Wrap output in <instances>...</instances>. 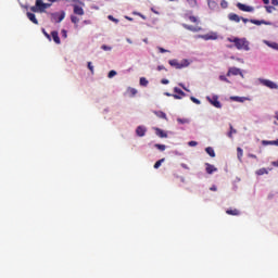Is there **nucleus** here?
Masks as SVG:
<instances>
[{"label": "nucleus", "instance_id": "24", "mask_svg": "<svg viewBox=\"0 0 278 278\" xmlns=\"http://www.w3.org/2000/svg\"><path fill=\"white\" fill-rule=\"evenodd\" d=\"M163 162H166V159H161L159 161H155V164H153V169L160 168L161 164H163Z\"/></svg>", "mask_w": 278, "mask_h": 278}, {"label": "nucleus", "instance_id": "5", "mask_svg": "<svg viewBox=\"0 0 278 278\" xmlns=\"http://www.w3.org/2000/svg\"><path fill=\"white\" fill-rule=\"evenodd\" d=\"M51 18H52V22L59 24L63 22V20H65V12L61 11V12L52 13Z\"/></svg>", "mask_w": 278, "mask_h": 278}, {"label": "nucleus", "instance_id": "54", "mask_svg": "<svg viewBox=\"0 0 278 278\" xmlns=\"http://www.w3.org/2000/svg\"><path fill=\"white\" fill-rule=\"evenodd\" d=\"M136 15L141 16V18L146 20V16H143V15H141L139 13H136Z\"/></svg>", "mask_w": 278, "mask_h": 278}, {"label": "nucleus", "instance_id": "45", "mask_svg": "<svg viewBox=\"0 0 278 278\" xmlns=\"http://www.w3.org/2000/svg\"><path fill=\"white\" fill-rule=\"evenodd\" d=\"M88 71H90V74L94 73V71H92V63L88 62Z\"/></svg>", "mask_w": 278, "mask_h": 278}, {"label": "nucleus", "instance_id": "46", "mask_svg": "<svg viewBox=\"0 0 278 278\" xmlns=\"http://www.w3.org/2000/svg\"><path fill=\"white\" fill-rule=\"evenodd\" d=\"M195 146H199V143L195 141H189V147L193 148Z\"/></svg>", "mask_w": 278, "mask_h": 278}, {"label": "nucleus", "instance_id": "9", "mask_svg": "<svg viewBox=\"0 0 278 278\" xmlns=\"http://www.w3.org/2000/svg\"><path fill=\"white\" fill-rule=\"evenodd\" d=\"M73 14L83 16L85 12L83 11V3L80 4H73Z\"/></svg>", "mask_w": 278, "mask_h": 278}, {"label": "nucleus", "instance_id": "62", "mask_svg": "<svg viewBox=\"0 0 278 278\" xmlns=\"http://www.w3.org/2000/svg\"><path fill=\"white\" fill-rule=\"evenodd\" d=\"M271 1H278V0H271Z\"/></svg>", "mask_w": 278, "mask_h": 278}, {"label": "nucleus", "instance_id": "39", "mask_svg": "<svg viewBox=\"0 0 278 278\" xmlns=\"http://www.w3.org/2000/svg\"><path fill=\"white\" fill-rule=\"evenodd\" d=\"M189 21L193 24L199 23V18H195V16H189Z\"/></svg>", "mask_w": 278, "mask_h": 278}, {"label": "nucleus", "instance_id": "6", "mask_svg": "<svg viewBox=\"0 0 278 278\" xmlns=\"http://www.w3.org/2000/svg\"><path fill=\"white\" fill-rule=\"evenodd\" d=\"M268 3H271V5H268ZM264 4H266L264 8L266 9V13H274L276 11V7H278V1H264Z\"/></svg>", "mask_w": 278, "mask_h": 278}, {"label": "nucleus", "instance_id": "1", "mask_svg": "<svg viewBox=\"0 0 278 278\" xmlns=\"http://www.w3.org/2000/svg\"><path fill=\"white\" fill-rule=\"evenodd\" d=\"M226 41L233 43V46H226V48L231 49L236 48V50L240 51H249V41L247 38H226Z\"/></svg>", "mask_w": 278, "mask_h": 278}, {"label": "nucleus", "instance_id": "12", "mask_svg": "<svg viewBox=\"0 0 278 278\" xmlns=\"http://www.w3.org/2000/svg\"><path fill=\"white\" fill-rule=\"evenodd\" d=\"M241 20H247V18H243L235 13L228 14V21L239 23Z\"/></svg>", "mask_w": 278, "mask_h": 278}, {"label": "nucleus", "instance_id": "32", "mask_svg": "<svg viewBox=\"0 0 278 278\" xmlns=\"http://www.w3.org/2000/svg\"><path fill=\"white\" fill-rule=\"evenodd\" d=\"M231 100H233L236 102H239V103H242L244 100H247V98L233 97V98H231Z\"/></svg>", "mask_w": 278, "mask_h": 278}, {"label": "nucleus", "instance_id": "7", "mask_svg": "<svg viewBox=\"0 0 278 278\" xmlns=\"http://www.w3.org/2000/svg\"><path fill=\"white\" fill-rule=\"evenodd\" d=\"M236 8L239 9L241 12H247V13H252L253 12V7L242 4V3H236Z\"/></svg>", "mask_w": 278, "mask_h": 278}, {"label": "nucleus", "instance_id": "4", "mask_svg": "<svg viewBox=\"0 0 278 278\" xmlns=\"http://www.w3.org/2000/svg\"><path fill=\"white\" fill-rule=\"evenodd\" d=\"M258 83L261 84V86H264L266 88H269L271 90H276L278 89V85H276V83L268 80V79H260Z\"/></svg>", "mask_w": 278, "mask_h": 278}, {"label": "nucleus", "instance_id": "56", "mask_svg": "<svg viewBox=\"0 0 278 278\" xmlns=\"http://www.w3.org/2000/svg\"><path fill=\"white\" fill-rule=\"evenodd\" d=\"M165 94H166V97H173V94H170V93H168V92H166Z\"/></svg>", "mask_w": 278, "mask_h": 278}, {"label": "nucleus", "instance_id": "15", "mask_svg": "<svg viewBox=\"0 0 278 278\" xmlns=\"http://www.w3.org/2000/svg\"><path fill=\"white\" fill-rule=\"evenodd\" d=\"M252 25H256V26H261V25H271V23H268V22H266V21H264V20H261V21H258V20H251V22H250Z\"/></svg>", "mask_w": 278, "mask_h": 278}, {"label": "nucleus", "instance_id": "59", "mask_svg": "<svg viewBox=\"0 0 278 278\" xmlns=\"http://www.w3.org/2000/svg\"><path fill=\"white\" fill-rule=\"evenodd\" d=\"M251 157L256 159V155H251Z\"/></svg>", "mask_w": 278, "mask_h": 278}, {"label": "nucleus", "instance_id": "60", "mask_svg": "<svg viewBox=\"0 0 278 278\" xmlns=\"http://www.w3.org/2000/svg\"><path fill=\"white\" fill-rule=\"evenodd\" d=\"M48 1H58V0H48Z\"/></svg>", "mask_w": 278, "mask_h": 278}, {"label": "nucleus", "instance_id": "18", "mask_svg": "<svg viewBox=\"0 0 278 278\" xmlns=\"http://www.w3.org/2000/svg\"><path fill=\"white\" fill-rule=\"evenodd\" d=\"M226 215H228V216H239L240 212H239V210H236V208H228V210H226Z\"/></svg>", "mask_w": 278, "mask_h": 278}, {"label": "nucleus", "instance_id": "19", "mask_svg": "<svg viewBox=\"0 0 278 278\" xmlns=\"http://www.w3.org/2000/svg\"><path fill=\"white\" fill-rule=\"evenodd\" d=\"M26 16L34 25H38V18H35V14L27 12Z\"/></svg>", "mask_w": 278, "mask_h": 278}, {"label": "nucleus", "instance_id": "29", "mask_svg": "<svg viewBox=\"0 0 278 278\" xmlns=\"http://www.w3.org/2000/svg\"><path fill=\"white\" fill-rule=\"evenodd\" d=\"M236 156H238L239 159L243 156V150H241V148H236Z\"/></svg>", "mask_w": 278, "mask_h": 278}, {"label": "nucleus", "instance_id": "40", "mask_svg": "<svg viewBox=\"0 0 278 278\" xmlns=\"http://www.w3.org/2000/svg\"><path fill=\"white\" fill-rule=\"evenodd\" d=\"M115 75H116L115 71L108 72V78H113L115 77Z\"/></svg>", "mask_w": 278, "mask_h": 278}, {"label": "nucleus", "instance_id": "27", "mask_svg": "<svg viewBox=\"0 0 278 278\" xmlns=\"http://www.w3.org/2000/svg\"><path fill=\"white\" fill-rule=\"evenodd\" d=\"M154 148L159 149V151H161V152L166 151V146H164V144L155 143Z\"/></svg>", "mask_w": 278, "mask_h": 278}, {"label": "nucleus", "instance_id": "55", "mask_svg": "<svg viewBox=\"0 0 278 278\" xmlns=\"http://www.w3.org/2000/svg\"><path fill=\"white\" fill-rule=\"evenodd\" d=\"M151 11L153 12V14H157V11H155V10H153V9H151Z\"/></svg>", "mask_w": 278, "mask_h": 278}, {"label": "nucleus", "instance_id": "61", "mask_svg": "<svg viewBox=\"0 0 278 278\" xmlns=\"http://www.w3.org/2000/svg\"><path fill=\"white\" fill-rule=\"evenodd\" d=\"M182 89L186 90V87H184Z\"/></svg>", "mask_w": 278, "mask_h": 278}, {"label": "nucleus", "instance_id": "34", "mask_svg": "<svg viewBox=\"0 0 278 278\" xmlns=\"http://www.w3.org/2000/svg\"><path fill=\"white\" fill-rule=\"evenodd\" d=\"M108 21L118 24V18L113 17V15H108Z\"/></svg>", "mask_w": 278, "mask_h": 278}, {"label": "nucleus", "instance_id": "49", "mask_svg": "<svg viewBox=\"0 0 278 278\" xmlns=\"http://www.w3.org/2000/svg\"><path fill=\"white\" fill-rule=\"evenodd\" d=\"M240 22H243V24H247V23H251V20H249V18H242V20H240Z\"/></svg>", "mask_w": 278, "mask_h": 278}, {"label": "nucleus", "instance_id": "11", "mask_svg": "<svg viewBox=\"0 0 278 278\" xmlns=\"http://www.w3.org/2000/svg\"><path fill=\"white\" fill-rule=\"evenodd\" d=\"M174 92L176 93V94H174V99H176V100H180L184 97H186V93L184 92V90H180L178 87L174 88Z\"/></svg>", "mask_w": 278, "mask_h": 278}, {"label": "nucleus", "instance_id": "53", "mask_svg": "<svg viewBox=\"0 0 278 278\" xmlns=\"http://www.w3.org/2000/svg\"><path fill=\"white\" fill-rule=\"evenodd\" d=\"M274 118L278 122V114L274 115ZM276 126H278V124H276Z\"/></svg>", "mask_w": 278, "mask_h": 278}, {"label": "nucleus", "instance_id": "41", "mask_svg": "<svg viewBox=\"0 0 278 278\" xmlns=\"http://www.w3.org/2000/svg\"><path fill=\"white\" fill-rule=\"evenodd\" d=\"M191 102H193V104H201V101L199 99H195L193 97H191Z\"/></svg>", "mask_w": 278, "mask_h": 278}, {"label": "nucleus", "instance_id": "43", "mask_svg": "<svg viewBox=\"0 0 278 278\" xmlns=\"http://www.w3.org/2000/svg\"><path fill=\"white\" fill-rule=\"evenodd\" d=\"M155 71H166V67H164L163 65H159V67H155Z\"/></svg>", "mask_w": 278, "mask_h": 278}, {"label": "nucleus", "instance_id": "64", "mask_svg": "<svg viewBox=\"0 0 278 278\" xmlns=\"http://www.w3.org/2000/svg\"><path fill=\"white\" fill-rule=\"evenodd\" d=\"M263 1H268V0H263Z\"/></svg>", "mask_w": 278, "mask_h": 278}, {"label": "nucleus", "instance_id": "51", "mask_svg": "<svg viewBox=\"0 0 278 278\" xmlns=\"http://www.w3.org/2000/svg\"><path fill=\"white\" fill-rule=\"evenodd\" d=\"M161 84L168 85V79H161Z\"/></svg>", "mask_w": 278, "mask_h": 278}, {"label": "nucleus", "instance_id": "13", "mask_svg": "<svg viewBox=\"0 0 278 278\" xmlns=\"http://www.w3.org/2000/svg\"><path fill=\"white\" fill-rule=\"evenodd\" d=\"M211 105H214L216 109H220V102H218V98L214 96V98L208 99Z\"/></svg>", "mask_w": 278, "mask_h": 278}, {"label": "nucleus", "instance_id": "22", "mask_svg": "<svg viewBox=\"0 0 278 278\" xmlns=\"http://www.w3.org/2000/svg\"><path fill=\"white\" fill-rule=\"evenodd\" d=\"M216 170H217L216 167L206 163V174L212 175L213 173H216Z\"/></svg>", "mask_w": 278, "mask_h": 278}, {"label": "nucleus", "instance_id": "3", "mask_svg": "<svg viewBox=\"0 0 278 278\" xmlns=\"http://www.w3.org/2000/svg\"><path fill=\"white\" fill-rule=\"evenodd\" d=\"M168 65H170V67H174L176 70H184V68L188 67V61L182 60V61L178 62V60H170V61H168Z\"/></svg>", "mask_w": 278, "mask_h": 278}, {"label": "nucleus", "instance_id": "2", "mask_svg": "<svg viewBox=\"0 0 278 278\" xmlns=\"http://www.w3.org/2000/svg\"><path fill=\"white\" fill-rule=\"evenodd\" d=\"M50 3H42V1H35V7H30V12L42 13L45 10L50 8Z\"/></svg>", "mask_w": 278, "mask_h": 278}, {"label": "nucleus", "instance_id": "58", "mask_svg": "<svg viewBox=\"0 0 278 278\" xmlns=\"http://www.w3.org/2000/svg\"><path fill=\"white\" fill-rule=\"evenodd\" d=\"M182 167H184L185 169H187V166H186V164H182Z\"/></svg>", "mask_w": 278, "mask_h": 278}, {"label": "nucleus", "instance_id": "25", "mask_svg": "<svg viewBox=\"0 0 278 278\" xmlns=\"http://www.w3.org/2000/svg\"><path fill=\"white\" fill-rule=\"evenodd\" d=\"M206 154H208V156H211V157H216V153L213 152V148H211V147L206 148Z\"/></svg>", "mask_w": 278, "mask_h": 278}, {"label": "nucleus", "instance_id": "26", "mask_svg": "<svg viewBox=\"0 0 278 278\" xmlns=\"http://www.w3.org/2000/svg\"><path fill=\"white\" fill-rule=\"evenodd\" d=\"M228 129H230V131H228L227 137L232 138V135L236 134V129H233L231 125H228Z\"/></svg>", "mask_w": 278, "mask_h": 278}, {"label": "nucleus", "instance_id": "36", "mask_svg": "<svg viewBox=\"0 0 278 278\" xmlns=\"http://www.w3.org/2000/svg\"><path fill=\"white\" fill-rule=\"evenodd\" d=\"M226 77H227V76H224V75L218 76V80H222V81H224V83H226V84L231 83V81H228V78H226Z\"/></svg>", "mask_w": 278, "mask_h": 278}, {"label": "nucleus", "instance_id": "10", "mask_svg": "<svg viewBox=\"0 0 278 278\" xmlns=\"http://www.w3.org/2000/svg\"><path fill=\"white\" fill-rule=\"evenodd\" d=\"M201 39H203L204 41L217 40L218 35L216 33H208L206 35H201Z\"/></svg>", "mask_w": 278, "mask_h": 278}, {"label": "nucleus", "instance_id": "42", "mask_svg": "<svg viewBox=\"0 0 278 278\" xmlns=\"http://www.w3.org/2000/svg\"><path fill=\"white\" fill-rule=\"evenodd\" d=\"M100 49H103V51H111V47L108 46H100Z\"/></svg>", "mask_w": 278, "mask_h": 278}, {"label": "nucleus", "instance_id": "28", "mask_svg": "<svg viewBox=\"0 0 278 278\" xmlns=\"http://www.w3.org/2000/svg\"><path fill=\"white\" fill-rule=\"evenodd\" d=\"M182 26H184V28H185L186 30H189V31H199V29L194 28L193 26H189V25H186V24H184Z\"/></svg>", "mask_w": 278, "mask_h": 278}, {"label": "nucleus", "instance_id": "21", "mask_svg": "<svg viewBox=\"0 0 278 278\" xmlns=\"http://www.w3.org/2000/svg\"><path fill=\"white\" fill-rule=\"evenodd\" d=\"M261 144H264L265 147L266 146H274V147H278V140H263L261 141Z\"/></svg>", "mask_w": 278, "mask_h": 278}, {"label": "nucleus", "instance_id": "30", "mask_svg": "<svg viewBox=\"0 0 278 278\" xmlns=\"http://www.w3.org/2000/svg\"><path fill=\"white\" fill-rule=\"evenodd\" d=\"M71 22L75 25L80 22V18H77L75 15H71Z\"/></svg>", "mask_w": 278, "mask_h": 278}, {"label": "nucleus", "instance_id": "48", "mask_svg": "<svg viewBox=\"0 0 278 278\" xmlns=\"http://www.w3.org/2000/svg\"><path fill=\"white\" fill-rule=\"evenodd\" d=\"M61 35L63 38H67V31L65 29L61 30Z\"/></svg>", "mask_w": 278, "mask_h": 278}, {"label": "nucleus", "instance_id": "57", "mask_svg": "<svg viewBox=\"0 0 278 278\" xmlns=\"http://www.w3.org/2000/svg\"><path fill=\"white\" fill-rule=\"evenodd\" d=\"M126 20H128V21H132V18H130V17H128V16H126Z\"/></svg>", "mask_w": 278, "mask_h": 278}, {"label": "nucleus", "instance_id": "23", "mask_svg": "<svg viewBox=\"0 0 278 278\" xmlns=\"http://www.w3.org/2000/svg\"><path fill=\"white\" fill-rule=\"evenodd\" d=\"M265 45L276 51H278V43L276 42H269V41H265Z\"/></svg>", "mask_w": 278, "mask_h": 278}, {"label": "nucleus", "instance_id": "20", "mask_svg": "<svg viewBox=\"0 0 278 278\" xmlns=\"http://www.w3.org/2000/svg\"><path fill=\"white\" fill-rule=\"evenodd\" d=\"M155 136H159L161 139L168 138V135L159 128H155Z\"/></svg>", "mask_w": 278, "mask_h": 278}, {"label": "nucleus", "instance_id": "17", "mask_svg": "<svg viewBox=\"0 0 278 278\" xmlns=\"http://www.w3.org/2000/svg\"><path fill=\"white\" fill-rule=\"evenodd\" d=\"M50 40H52V42H55V45H60V37L58 36V31L51 33Z\"/></svg>", "mask_w": 278, "mask_h": 278}, {"label": "nucleus", "instance_id": "38", "mask_svg": "<svg viewBox=\"0 0 278 278\" xmlns=\"http://www.w3.org/2000/svg\"><path fill=\"white\" fill-rule=\"evenodd\" d=\"M177 122H178V124H180V125H186V124H188V119H186V118H178Z\"/></svg>", "mask_w": 278, "mask_h": 278}, {"label": "nucleus", "instance_id": "14", "mask_svg": "<svg viewBox=\"0 0 278 278\" xmlns=\"http://www.w3.org/2000/svg\"><path fill=\"white\" fill-rule=\"evenodd\" d=\"M153 115H155V117H159L163 121H168V117L166 116V113H164V112L153 111Z\"/></svg>", "mask_w": 278, "mask_h": 278}, {"label": "nucleus", "instance_id": "16", "mask_svg": "<svg viewBox=\"0 0 278 278\" xmlns=\"http://www.w3.org/2000/svg\"><path fill=\"white\" fill-rule=\"evenodd\" d=\"M136 136L138 137H144L146 136V127L143 126H138L136 128Z\"/></svg>", "mask_w": 278, "mask_h": 278}, {"label": "nucleus", "instance_id": "52", "mask_svg": "<svg viewBox=\"0 0 278 278\" xmlns=\"http://www.w3.org/2000/svg\"><path fill=\"white\" fill-rule=\"evenodd\" d=\"M208 190L216 192V186H211Z\"/></svg>", "mask_w": 278, "mask_h": 278}, {"label": "nucleus", "instance_id": "8", "mask_svg": "<svg viewBox=\"0 0 278 278\" xmlns=\"http://www.w3.org/2000/svg\"><path fill=\"white\" fill-rule=\"evenodd\" d=\"M231 76H242L241 70L237 67L228 68V72L226 73V77H231Z\"/></svg>", "mask_w": 278, "mask_h": 278}, {"label": "nucleus", "instance_id": "50", "mask_svg": "<svg viewBox=\"0 0 278 278\" xmlns=\"http://www.w3.org/2000/svg\"><path fill=\"white\" fill-rule=\"evenodd\" d=\"M227 7H228L227 2L226 1H222V8L226 9Z\"/></svg>", "mask_w": 278, "mask_h": 278}, {"label": "nucleus", "instance_id": "33", "mask_svg": "<svg viewBox=\"0 0 278 278\" xmlns=\"http://www.w3.org/2000/svg\"><path fill=\"white\" fill-rule=\"evenodd\" d=\"M216 1H208V8H211V10H216Z\"/></svg>", "mask_w": 278, "mask_h": 278}, {"label": "nucleus", "instance_id": "35", "mask_svg": "<svg viewBox=\"0 0 278 278\" xmlns=\"http://www.w3.org/2000/svg\"><path fill=\"white\" fill-rule=\"evenodd\" d=\"M265 174H267L266 168H261V169L256 170V175H258V176H262Z\"/></svg>", "mask_w": 278, "mask_h": 278}, {"label": "nucleus", "instance_id": "44", "mask_svg": "<svg viewBox=\"0 0 278 278\" xmlns=\"http://www.w3.org/2000/svg\"><path fill=\"white\" fill-rule=\"evenodd\" d=\"M42 35L46 36V38H48V40H50L51 34H48L45 31V29H42Z\"/></svg>", "mask_w": 278, "mask_h": 278}, {"label": "nucleus", "instance_id": "47", "mask_svg": "<svg viewBox=\"0 0 278 278\" xmlns=\"http://www.w3.org/2000/svg\"><path fill=\"white\" fill-rule=\"evenodd\" d=\"M159 52L160 53H168V50L159 47Z\"/></svg>", "mask_w": 278, "mask_h": 278}, {"label": "nucleus", "instance_id": "31", "mask_svg": "<svg viewBox=\"0 0 278 278\" xmlns=\"http://www.w3.org/2000/svg\"><path fill=\"white\" fill-rule=\"evenodd\" d=\"M128 93L130 94V97H136L138 91L136 89H134V88H128Z\"/></svg>", "mask_w": 278, "mask_h": 278}, {"label": "nucleus", "instance_id": "37", "mask_svg": "<svg viewBox=\"0 0 278 278\" xmlns=\"http://www.w3.org/2000/svg\"><path fill=\"white\" fill-rule=\"evenodd\" d=\"M139 84H141V87H147L148 80L146 78H141V80H139Z\"/></svg>", "mask_w": 278, "mask_h": 278}, {"label": "nucleus", "instance_id": "63", "mask_svg": "<svg viewBox=\"0 0 278 278\" xmlns=\"http://www.w3.org/2000/svg\"><path fill=\"white\" fill-rule=\"evenodd\" d=\"M36 1H42V0H36Z\"/></svg>", "mask_w": 278, "mask_h": 278}]
</instances>
